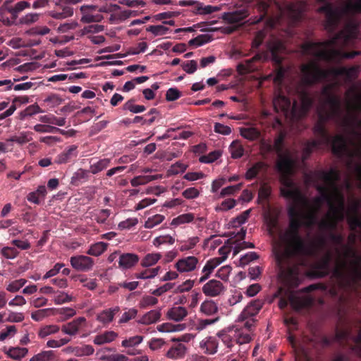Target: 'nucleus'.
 <instances>
[{
    "label": "nucleus",
    "instance_id": "nucleus-40",
    "mask_svg": "<svg viewBox=\"0 0 361 361\" xmlns=\"http://www.w3.org/2000/svg\"><path fill=\"white\" fill-rule=\"evenodd\" d=\"M200 311L206 315H213L218 311L216 304L212 300H205L200 305Z\"/></svg>",
    "mask_w": 361,
    "mask_h": 361
},
{
    "label": "nucleus",
    "instance_id": "nucleus-28",
    "mask_svg": "<svg viewBox=\"0 0 361 361\" xmlns=\"http://www.w3.org/2000/svg\"><path fill=\"white\" fill-rule=\"evenodd\" d=\"M247 16V11L245 9H241L224 13V19L229 23H237L243 20Z\"/></svg>",
    "mask_w": 361,
    "mask_h": 361
},
{
    "label": "nucleus",
    "instance_id": "nucleus-19",
    "mask_svg": "<svg viewBox=\"0 0 361 361\" xmlns=\"http://www.w3.org/2000/svg\"><path fill=\"white\" fill-rule=\"evenodd\" d=\"M198 263V259L194 256H189L178 259L175 267L179 272H189L195 269Z\"/></svg>",
    "mask_w": 361,
    "mask_h": 361
},
{
    "label": "nucleus",
    "instance_id": "nucleus-36",
    "mask_svg": "<svg viewBox=\"0 0 361 361\" xmlns=\"http://www.w3.org/2000/svg\"><path fill=\"white\" fill-rule=\"evenodd\" d=\"M288 303H290L291 305H293V307H296V306L301 307L302 306L301 302L299 301L298 298L295 296L294 293L292 291H290V293L288 295L287 298H280V300L279 301V306L281 309L283 310V309H285L288 306Z\"/></svg>",
    "mask_w": 361,
    "mask_h": 361
},
{
    "label": "nucleus",
    "instance_id": "nucleus-8",
    "mask_svg": "<svg viewBox=\"0 0 361 361\" xmlns=\"http://www.w3.org/2000/svg\"><path fill=\"white\" fill-rule=\"evenodd\" d=\"M317 176L324 181L325 183L330 185L331 188L329 212L337 215L338 219L344 220L347 207L345 205V195L338 185V182L341 178L340 171L336 169L331 168L329 171H317Z\"/></svg>",
    "mask_w": 361,
    "mask_h": 361
},
{
    "label": "nucleus",
    "instance_id": "nucleus-21",
    "mask_svg": "<svg viewBox=\"0 0 361 361\" xmlns=\"http://www.w3.org/2000/svg\"><path fill=\"white\" fill-rule=\"evenodd\" d=\"M187 353V347L182 343L176 342L166 353V357L171 360L183 359Z\"/></svg>",
    "mask_w": 361,
    "mask_h": 361
},
{
    "label": "nucleus",
    "instance_id": "nucleus-63",
    "mask_svg": "<svg viewBox=\"0 0 361 361\" xmlns=\"http://www.w3.org/2000/svg\"><path fill=\"white\" fill-rule=\"evenodd\" d=\"M143 341V336H135L130 337L128 339H125L122 341L121 345L125 348H133L140 344Z\"/></svg>",
    "mask_w": 361,
    "mask_h": 361
},
{
    "label": "nucleus",
    "instance_id": "nucleus-52",
    "mask_svg": "<svg viewBox=\"0 0 361 361\" xmlns=\"http://www.w3.org/2000/svg\"><path fill=\"white\" fill-rule=\"evenodd\" d=\"M195 219V216L192 213H187L179 215L176 218H174L171 221V225L178 226L185 223H190Z\"/></svg>",
    "mask_w": 361,
    "mask_h": 361
},
{
    "label": "nucleus",
    "instance_id": "nucleus-35",
    "mask_svg": "<svg viewBox=\"0 0 361 361\" xmlns=\"http://www.w3.org/2000/svg\"><path fill=\"white\" fill-rule=\"evenodd\" d=\"M95 8V6H82L80 8L81 11L83 13V16L81 18V21L85 23H97L100 22L103 19V16L101 14H96L93 15L91 13H85V9L87 8Z\"/></svg>",
    "mask_w": 361,
    "mask_h": 361
},
{
    "label": "nucleus",
    "instance_id": "nucleus-25",
    "mask_svg": "<svg viewBox=\"0 0 361 361\" xmlns=\"http://www.w3.org/2000/svg\"><path fill=\"white\" fill-rule=\"evenodd\" d=\"M90 170H85L81 168L78 169L73 173L71 179V184L74 186H78L88 181L90 178Z\"/></svg>",
    "mask_w": 361,
    "mask_h": 361
},
{
    "label": "nucleus",
    "instance_id": "nucleus-14",
    "mask_svg": "<svg viewBox=\"0 0 361 361\" xmlns=\"http://www.w3.org/2000/svg\"><path fill=\"white\" fill-rule=\"evenodd\" d=\"M70 263L78 271H88L92 269L94 262L88 256L76 255L70 258Z\"/></svg>",
    "mask_w": 361,
    "mask_h": 361
},
{
    "label": "nucleus",
    "instance_id": "nucleus-6",
    "mask_svg": "<svg viewBox=\"0 0 361 361\" xmlns=\"http://www.w3.org/2000/svg\"><path fill=\"white\" fill-rule=\"evenodd\" d=\"M323 4L318 8L319 13L325 15V28L329 32H334L344 16H352L361 13V0H348L341 6L338 0H316Z\"/></svg>",
    "mask_w": 361,
    "mask_h": 361
},
{
    "label": "nucleus",
    "instance_id": "nucleus-30",
    "mask_svg": "<svg viewBox=\"0 0 361 361\" xmlns=\"http://www.w3.org/2000/svg\"><path fill=\"white\" fill-rule=\"evenodd\" d=\"M262 305L263 302L261 300H254L246 306L241 315L245 317H254L258 314L262 307Z\"/></svg>",
    "mask_w": 361,
    "mask_h": 361
},
{
    "label": "nucleus",
    "instance_id": "nucleus-46",
    "mask_svg": "<svg viewBox=\"0 0 361 361\" xmlns=\"http://www.w3.org/2000/svg\"><path fill=\"white\" fill-rule=\"evenodd\" d=\"M219 338L221 340L223 343L226 345L227 348H231L233 346L235 342L234 336H231L228 333L226 329H223L216 334Z\"/></svg>",
    "mask_w": 361,
    "mask_h": 361
},
{
    "label": "nucleus",
    "instance_id": "nucleus-16",
    "mask_svg": "<svg viewBox=\"0 0 361 361\" xmlns=\"http://www.w3.org/2000/svg\"><path fill=\"white\" fill-rule=\"evenodd\" d=\"M298 99L300 103V109L302 114H307L313 104V99L310 92L304 87L297 90Z\"/></svg>",
    "mask_w": 361,
    "mask_h": 361
},
{
    "label": "nucleus",
    "instance_id": "nucleus-39",
    "mask_svg": "<svg viewBox=\"0 0 361 361\" xmlns=\"http://www.w3.org/2000/svg\"><path fill=\"white\" fill-rule=\"evenodd\" d=\"M110 164V159L107 158L102 159L95 163H92L90 166V171L92 174H97L105 169Z\"/></svg>",
    "mask_w": 361,
    "mask_h": 361
},
{
    "label": "nucleus",
    "instance_id": "nucleus-22",
    "mask_svg": "<svg viewBox=\"0 0 361 361\" xmlns=\"http://www.w3.org/2000/svg\"><path fill=\"white\" fill-rule=\"evenodd\" d=\"M86 319L83 317H80L72 322L64 324L61 327V331L66 334L70 336L75 335L80 328L85 324Z\"/></svg>",
    "mask_w": 361,
    "mask_h": 361
},
{
    "label": "nucleus",
    "instance_id": "nucleus-10",
    "mask_svg": "<svg viewBox=\"0 0 361 361\" xmlns=\"http://www.w3.org/2000/svg\"><path fill=\"white\" fill-rule=\"evenodd\" d=\"M269 51L268 53L257 54L251 59L240 63L237 66L238 71L240 74L253 72L257 69V67L254 65L255 62L267 60L269 57L276 65H281L283 59L282 54L285 51L283 44L279 41L274 42L269 45Z\"/></svg>",
    "mask_w": 361,
    "mask_h": 361
},
{
    "label": "nucleus",
    "instance_id": "nucleus-60",
    "mask_svg": "<svg viewBox=\"0 0 361 361\" xmlns=\"http://www.w3.org/2000/svg\"><path fill=\"white\" fill-rule=\"evenodd\" d=\"M146 30L147 32H152L155 36L166 35L169 31V27L162 25H150Z\"/></svg>",
    "mask_w": 361,
    "mask_h": 361
},
{
    "label": "nucleus",
    "instance_id": "nucleus-48",
    "mask_svg": "<svg viewBox=\"0 0 361 361\" xmlns=\"http://www.w3.org/2000/svg\"><path fill=\"white\" fill-rule=\"evenodd\" d=\"M212 39V37L209 35H200L196 37L191 39L188 42V44L192 47H197L211 42Z\"/></svg>",
    "mask_w": 361,
    "mask_h": 361
},
{
    "label": "nucleus",
    "instance_id": "nucleus-3",
    "mask_svg": "<svg viewBox=\"0 0 361 361\" xmlns=\"http://www.w3.org/2000/svg\"><path fill=\"white\" fill-rule=\"evenodd\" d=\"M357 36V25L355 23L350 21L331 39L324 42H306L302 44V49L304 54L314 57L317 61L333 62L341 59H353L361 52H345L337 47L347 46L352 39H356Z\"/></svg>",
    "mask_w": 361,
    "mask_h": 361
},
{
    "label": "nucleus",
    "instance_id": "nucleus-34",
    "mask_svg": "<svg viewBox=\"0 0 361 361\" xmlns=\"http://www.w3.org/2000/svg\"><path fill=\"white\" fill-rule=\"evenodd\" d=\"M240 135L250 141H255L258 140L261 136L260 131L253 127L250 128H241L240 129Z\"/></svg>",
    "mask_w": 361,
    "mask_h": 361
},
{
    "label": "nucleus",
    "instance_id": "nucleus-11",
    "mask_svg": "<svg viewBox=\"0 0 361 361\" xmlns=\"http://www.w3.org/2000/svg\"><path fill=\"white\" fill-rule=\"evenodd\" d=\"M257 6L261 13L259 21L262 20L267 16L269 10H275L283 14L286 9L292 20L298 22L300 20L303 11L301 4L289 2L285 5L284 8L276 0H258Z\"/></svg>",
    "mask_w": 361,
    "mask_h": 361
},
{
    "label": "nucleus",
    "instance_id": "nucleus-59",
    "mask_svg": "<svg viewBox=\"0 0 361 361\" xmlns=\"http://www.w3.org/2000/svg\"><path fill=\"white\" fill-rule=\"evenodd\" d=\"M221 156V152L220 150H214L207 155L202 156L200 158V161L202 163H212L217 160Z\"/></svg>",
    "mask_w": 361,
    "mask_h": 361
},
{
    "label": "nucleus",
    "instance_id": "nucleus-49",
    "mask_svg": "<svg viewBox=\"0 0 361 361\" xmlns=\"http://www.w3.org/2000/svg\"><path fill=\"white\" fill-rule=\"evenodd\" d=\"M159 253L147 254L142 260L141 266L143 267H149L154 265L161 258Z\"/></svg>",
    "mask_w": 361,
    "mask_h": 361
},
{
    "label": "nucleus",
    "instance_id": "nucleus-51",
    "mask_svg": "<svg viewBox=\"0 0 361 361\" xmlns=\"http://www.w3.org/2000/svg\"><path fill=\"white\" fill-rule=\"evenodd\" d=\"M135 99H131L123 104V109L128 110L133 114H139L146 110L144 105L135 104Z\"/></svg>",
    "mask_w": 361,
    "mask_h": 361
},
{
    "label": "nucleus",
    "instance_id": "nucleus-17",
    "mask_svg": "<svg viewBox=\"0 0 361 361\" xmlns=\"http://www.w3.org/2000/svg\"><path fill=\"white\" fill-rule=\"evenodd\" d=\"M56 9L49 13V15L55 19H63L73 15V8L68 4H61L59 0H56Z\"/></svg>",
    "mask_w": 361,
    "mask_h": 361
},
{
    "label": "nucleus",
    "instance_id": "nucleus-13",
    "mask_svg": "<svg viewBox=\"0 0 361 361\" xmlns=\"http://www.w3.org/2000/svg\"><path fill=\"white\" fill-rule=\"evenodd\" d=\"M316 189L320 195L313 199L314 208L312 210L318 212L324 202H327L329 206L331 197V188L330 185L326 183V185H317Z\"/></svg>",
    "mask_w": 361,
    "mask_h": 361
},
{
    "label": "nucleus",
    "instance_id": "nucleus-20",
    "mask_svg": "<svg viewBox=\"0 0 361 361\" xmlns=\"http://www.w3.org/2000/svg\"><path fill=\"white\" fill-rule=\"evenodd\" d=\"M219 341L216 337L207 336L200 342V348L207 355H214L217 353Z\"/></svg>",
    "mask_w": 361,
    "mask_h": 361
},
{
    "label": "nucleus",
    "instance_id": "nucleus-64",
    "mask_svg": "<svg viewBox=\"0 0 361 361\" xmlns=\"http://www.w3.org/2000/svg\"><path fill=\"white\" fill-rule=\"evenodd\" d=\"M1 255L6 259H14L18 256L19 252L14 247H4L1 250Z\"/></svg>",
    "mask_w": 361,
    "mask_h": 361
},
{
    "label": "nucleus",
    "instance_id": "nucleus-54",
    "mask_svg": "<svg viewBox=\"0 0 361 361\" xmlns=\"http://www.w3.org/2000/svg\"><path fill=\"white\" fill-rule=\"evenodd\" d=\"M155 179L156 177L154 176H138L130 180V184L133 187H137L138 185H145Z\"/></svg>",
    "mask_w": 361,
    "mask_h": 361
},
{
    "label": "nucleus",
    "instance_id": "nucleus-57",
    "mask_svg": "<svg viewBox=\"0 0 361 361\" xmlns=\"http://www.w3.org/2000/svg\"><path fill=\"white\" fill-rule=\"evenodd\" d=\"M104 30V26L102 25H91L85 27L78 32V35L84 36L88 33H98Z\"/></svg>",
    "mask_w": 361,
    "mask_h": 361
},
{
    "label": "nucleus",
    "instance_id": "nucleus-41",
    "mask_svg": "<svg viewBox=\"0 0 361 361\" xmlns=\"http://www.w3.org/2000/svg\"><path fill=\"white\" fill-rule=\"evenodd\" d=\"M344 69L345 71L342 75V77L344 78V81L345 82H351L357 77V74L360 70V66L357 65L348 68L344 67Z\"/></svg>",
    "mask_w": 361,
    "mask_h": 361
},
{
    "label": "nucleus",
    "instance_id": "nucleus-37",
    "mask_svg": "<svg viewBox=\"0 0 361 361\" xmlns=\"http://www.w3.org/2000/svg\"><path fill=\"white\" fill-rule=\"evenodd\" d=\"M161 312L159 310H153L144 314L139 322L143 324H151L156 323L160 319Z\"/></svg>",
    "mask_w": 361,
    "mask_h": 361
},
{
    "label": "nucleus",
    "instance_id": "nucleus-44",
    "mask_svg": "<svg viewBox=\"0 0 361 361\" xmlns=\"http://www.w3.org/2000/svg\"><path fill=\"white\" fill-rule=\"evenodd\" d=\"M107 245V243L104 242L96 243L90 246L87 253L90 255L98 257L106 251Z\"/></svg>",
    "mask_w": 361,
    "mask_h": 361
},
{
    "label": "nucleus",
    "instance_id": "nucleus-4",
    "mask_svg": "<svg viewBox=\"0 0 361 361\" xmlns=\"http://www.w3.org/2000/svg\"><path fill=\"white\" fill-rule=\"evenodd\" d=\"M330 240L336 245V252L341 258L339 267L334 271L340 287L345 291H357L361 284V255L355 247L344 243V236L341 233L329 232Z\"/></svg>",
    "mask_w": 361,
    "mask_h": 361
},
{
    "label": "nucleus",
    "instance_id": "nucleus-45",
    "mask_svg": "<svg viewBox=\"0 0 361 361\" xmlns=\"http://www.w3.org/2000/svg\"><path fill=\"white\" fill-rule=\"evenodd\" d=\"M229 150L233 159H239L244 154V147L238 140L231 142Z\"/></svg>",
    "mask_w": 361,
    "mask_h": 361
},
{
    "label": "nucleus",
    "instance_id": "nucleus-5",
    "mask_svg": "<svg viewBox=\"0 0 361 361\" xmlns=\"http://www.w3.org/2000/svg\"><path fill=\"white\" fill-rule=\"evenodd\" d=\"M329 86L330 87L331 93L338 98L340 101V106H341V118L342 120L348 119L350 121L351 126L349 127H345L342 126L341 123L338 122H334L339 127L343 128L346 132L349 133L351 136L350 138L348 137V144L354 147L355 155L358 158H361V131L358 130L357 128H359L357 123L355 121V117L357 118V120H360L361 118H358L357 115L361 114V93L357 92V87L355 86H353L349 90H348L345 92V96L349 98L353 96V99H349L346 102V107L348 111V116H343V110L341 106V99L340 97L336 95L334 90L335 87L337 86V83H330L324 85L322 90Z\"/></svg>",
    "mask_w": 361,
    "mask_h": 361
},
{
    "label": "nucleus",
    "instance_id": "nucleus-18",
    "mask_svg": "<svg viewBox=\"0 0 361 361\" xmlns=\"http://www.w3.org/2000/svg\"><path fill=\"white\" fill-rule=\"evenodd\" d=\"M78 154V147L76 145H71L56 157L54 162L58 164H67L75 159Z\"/></svg>",
    "mask_w": 361,
    "mask_h": 361
},
{
    "label": "nucleus",
    "instance_id": "nucleus-42",
    "mask_svg": "<svg viewBox=\"0 0 361 361\" xmlns=\"http://www.w3.org/2000/svg\"><path fill=\"white\" fill-rule=\"evenodd\" d=\"M317 212L311 210L305 215L302 214V218L304 223V226L307 228H312L314 225L317 224Z\"/></svg>",
    "mask_w": 361,
    "mask_h": 361
},
{
    "label": "nucleus",
    "instance_id": "nucleus-62",
    "mask_svg": "<svg viewBox=\"0 0 361 361\" xmlns=\"http://www.w3.org/2000/svg\"><path fill=\"white\" fill-rule=\"evenodd\" d=\"M343 220L338 219V216L331 212L328 213V231L334 232L338 226V224Z\"/></svg>",
    "mask_w": 361,
    "mask_h": 361
},
{
    "label": "nucleus",
    "instance_id": "nucleus-61",
    "mask_svg": "<svg viewBox=\"0 0 361 361\" xmlns=\"http://www.w3.org/2000/svg\"><path fill=\"white\" fill-rule=\"evenodd\" d=\"M60 328L57 325H48L42 328L39 331V336L44 338L49 335L56 334L59 331Z\"/></svg>",
    "mask_w": 361,
    "mask_h": 361
},
{
    "label": "nucleus",
    "instance_id": "nucleus-9",
    "mask_svg": "<svg viewBox=\"0 0 361 361\" xmlns=\"http://www.w3.org/2000/svg\"><path fill=\"white\" fill-rule=\"evenodd\" d=\"M302 82L304 85L310 87L326 79L329 75L334 78L342 77L345 71L344 67L331 68L329 70L321 68L317 62H310L300 66Z\"/></svg>",
    "mask_w": 361,
    "mask_h": 361
},
{
    "label": "nucleus",
    "instance_id": "nucleus-27",
    "mask_svg": "<svg viewBox=\"0 0 361 361\" xmlns=\"http://www.w3.org/2000/svg\"><path fill=\"white\" fill-rule=\"evenodd\" d=\"M120 310H121L118 306L103 310L97 314V319L103 324H109L114 319V316L118 313Z\"/></svg>",
    "mask_w": 361,
    "mask_h": 361
},
{
    "label": "nucleus",
    "instance_id": "nucleus-32",
    "mask_svg": "<svg viewBox=\"0 0 361 361\" xmlns=\"http://www.w3.org/2000/svg\"><path fill=\"white\" fill-rule=\"evenodd\" d=\"M349 204L347 207L345 216L347 215H361L360 211L361 209V200L354 196L349 198Z\"/></svg>",
    "mask_w": 361,
    "mask_h": 361
},
{
    "label": "nucleus",
    "instance_id": "nucleus-58",
    "mask_svg": "<svg viewBox=\"0 0 361 361\" xmlns=\"http://www.w3.org/2000/svg\"><path fill=\"white\" fill-rule=\"evenodd\" d=\"M42 121L44 123H48L58 126H64L66 125L65 118L56 117L54 115L44 116Z\"/></svg>",
    "mask_w": 361,
    "mask_h": 361
},
{
    "label": "nucleus",
    "instance_id": "nucleus-2",
    "mask_svg": "<svg viewBox=\"0 0 361 361\" xmlns=\"http://www.w3.org/2000/svg\"><path fill=\"white\" fill-rule=\"evenodd\" d=\"M321 95L322 104L317 109V120L313 127V132L317 140L306 142L302 149V161H305L314 149H319L324 145H331L334 155L338 159L347 158L351 161L356 155L348 145V137L342 134L331 136L326 127L329 121L338 122L345 127L350 126L351 123L348 119L341 118L340 101L331 93L329 86L321 90Z\"/></svg>",
    "mask_w": 361,
    "mask_h": 361
},
{
    "label": "nucleus",
    "instance_id": "nucleus-15",
    "mask_svg": "<svg viewBox=\"0 0 361 361\" xmlns=\"http://www.w3.org/2000/svg\"><path fill=\"white\" fill-rule=\"evenodd\" d=\"M203 293L209 297H216L224 293L226 288L223 283L216 279H212L202 286Z\"/></svg>",
    "mask_w": 361,
    "mask_h": 361
},
{
    "label": "nucleus",
    "instance_id": "nucleus-50",
    "mask_svg": "<svg viewBox=\"0 0 361 361\" xmlns=\"http://www.w3.org/2000/svg\"><path fill=\"white\" fill-rule=\"evenodd\" d=\"M160 267L152 269H147L140 273L135 274V276L139 279H149L154 278L160 270Z\"/></svg>",
    "mask_w": 361,
    "mask_h": 361
},
{
    "label": "nucleus",
    "instance_id": "nucleus-31",
    "mask_svg": "<svg viewBox=\"0 0 361 361\" xmlns=\"http://www.w3.org/2000/svg\"><path fill=\"white\" fill-rule=\"evenodd\" d=\"M117 336L118 334L113 331H105L102 334L97 335L93 342L95 345H101L112 342Z\"/></svg>",
    "mask_w": 361,
    "mask_h": 361
},
{
    "label": "nucleus",
    "instance_id": "nucleus-33",
    "mask_svg": "<svg viewBox=\"0 0 361 361\" xmlns=\"http://www.w3.org/2000/svg\"><path fill=\"white\" fill-rule=\"evenodd\" d=\"M58 356L54 350H44L34 355L29 361H57Z\"/></svg>",
    "mask_w": 361,
    "mask_h": 361
},
{
    "label": "nucleus",
    "instance_id": "nucleus-43",
    "mask_svg": "<svg viewBox=\"0 0 361 361\" xmlns=\"http://www.w3.org/2000/svg\"><path fill=\"white\" fill-rule=\"evenodd\" d=\"M285 137L286 133L283 131H280L274 139V142L272 145L274 152H276L278 155H281V154L283 153Z\"/></svg>",
    "mask_w": 361,
    "mask_h": 361
},
{
    "label": "nucleus",
    "instance_id": "nucleus-1",
    "mask_svg": "<svg viewBox=\"0 0 361 361\" xmlns=\"http://www.w3.org/2000/svg\"><path fill=\"white\" fill-rule=\"evenodd\" d=\"M291 201L293 202L287 208L288 226L280 235L283 250L276 257L280 277L289 289L297 288L301 283L300 262L305 257L314 256L326 243L323 236L318 237L315 241L309 242L301 235L300 229L304 223L298 206L307 200L304 197V200L300 202Z\"/></svg>",
    "mask_w": 361,
    "mask_h": 361
},
{
    "label": "nucleus",
    "instance_id": "nucleus-56",
    "mask_svg": "<svg viewBox=\"0 0 361 361\" xmlns=\"http://www.w3.org/2000/svg\"><path fill=\"white\" fill-rule=\"evenodd\" d=\"M164 216L161 214H155L147 219L145 223V227L146 228H152L161 224L164 220Z\"/></svg>",
    "mask_w": 361,
    "mask_h": 361
},
{
    "label": "nucleus",
    "instance_id": "nucleus-12",
    "mask_svg": "<svg viewBox=\"0 0 361 361\" xmlns=\"http://www.w3.org/2000/svg\"><path fill=\"white\" fill-rule=\"evenodd\" d=\"M30 7L27 1H21L13 5L12 0H6L0 7V20L6 26L15 25L19 13Z\"/></svg>",
    "mask_w": 361,
    "mask_h": 361
},
{
    "label": "nucleus",
    "instance_id": "nucleus-47",
    "mask_svg": "<svg viewBox=\"0 0 361 361\" xmlns=\"http://www.w3.org/2000/svg\"><path fill=\"white\" fill-rule=\"evenodd\" d=\"M225 260V257L224 258H212L208 260L202 269V273H207L210 275L214 269L218 267L221 263H222Z\"/></svg>",
    "mask_w": 361,
    "mask_h": 361
},
{
    "label": "nucleus",
    "instance_id": "nucleus-53",
    "mask_svg": "<svg viewBox=\"0 0 361 361\" xmlns=\"http://www.w3.org/2000/svg\"><path fill=\"white\" fill-rule=\"evenodd\" d=\"M94 352V349L90 345H84L80 347H76L73 350L75 355L78 357L91 355Z\"/></svg>",
    "mask_w": 361,
    "mask_h": 361
},
{
    "label": "nucleus",
    "instance_id": "nucleus-23",
    "mask_svg": "<svg viewBox=\"0 0 361 361\" xmlns=\"http://www.w3.org/2000/svg\"><path fill=\"white\" fill-rule=\"evenodd\" d=\"M273 103L274 109L277 112L282 111L286 114L289 112L292 106L290 99L282 94L277 95L274 98Z\"/></svg>",
    "mask_w": 361,
    "mask_h": 361
},
{
    "label": "nucleus",
    "instance_id": "nucleus-26",
    "mask_svg": "<svg viewBox=\"0 0 361 361\" xmlns=\"http://www.w3.org/2000/svg\"><path fill=\"white\" fill-rule=\"evenodd\" d=\"M188 314V310L185 307L173 306L168 310L166 315L169 319L176 322H180L186 317Z\"/></svg>",
    "mask_w": 361,
    "mask_h": 361
},
{
    "label": "nucleus",
    "instance_id": "nucleus-55",
    "mask_svg": "<svg viewBox=\"0 0 361 361\" xmlns=\"http://www.w3.org/2000/svg\"><path fill=\"white\" fill-rule=\"evenodd\" d=\"M27 283V280L24 279H20L17 280H14L11 281L6 286V290L11 293H16L18 292L25 283Z\"/></svg>",
    "mask_w": 361,
    "mask_h": 361
},
{
    "label": "nucleus",
    "instance_id": "nucleus-29",
    "mask_svg": "<svg viewBox=\"0 0 361 361\" xmlns=\"http://www.w3.org/2000/svg\"><path fill=\"white\" fill-rule=\"evenodd\" d=\"M267 164L263 161L256 162L247 169L245 173V178L248 180L254 179L261 171H267Z\"/></svg>",
    "mask_w": 361,
    "mask_h": 361
},
{
    "label": "nucleus",
    "instance_id": "nucleus-7",
    "mask_svg": "<svg viewBox=\"0 0 361 361\" xmlns=\"http://www.w3.org/2000/svg\"><path fill=\"white\" fill-rule=\"evenodd\" d=\"M276 166L278 170L282 173L280 178L281 186L280 188L281 195L288 200L300 202L304 200V195L300 187L294 182L290 175L293 173L295 161L288 153L279 155V161Z\"/></svg>",
    "mask_w": 361,
    "mask_h": 361
},
{
    "label": "nucleus",
    "instance_id": "nucleus-24",
    "mask_svg": "<svg viewBox=\"0 0 361 361\" xmlns=\"http://www.w3.org/2000/svg\"><path fill=\"white\" fill-rule=\"evenodd\" d=\"M139 262V257L133 253H124L120 255L118 264L123 269H130Z\"/></svg>",
    "mask_w": 361,
    "mask_h": 361
},
{
    "label": "nucleus",
    "instance_id": "nucleus-38",
    "mask_svg": "<svg viewBox=\"0 0 361 361\" xmlns=\"http://www.w3.org/2000/svg\"><path fill=\"white\" fill-rule=\"evenodd\" d=\"M28 350L25 348L11 347L8 350H5L6 354L15 360H20L24 357Z\"/></svg>",
    "mask_w": 361,
    "mask_h": 361
}]
</instances>
